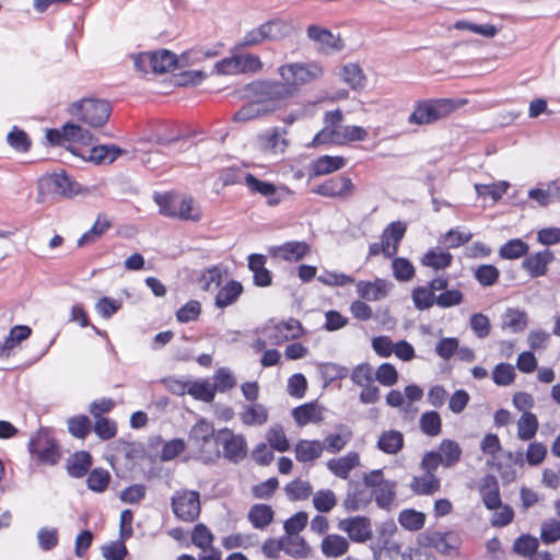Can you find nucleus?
<instances>
[{
    "label": "nucleus",
    "instance_id": "1",
    "mask_svg": "<svg viewBox=\"0 0 560 560\" xmlns=\"http://www.w3.org/2000/svg\"><path fill=\"white\" fill-rule=\"evenodd\" d=\"M324 128L313 138L312 144H346L348 142L363 141L368 132L360 126H341L343 114L340 109L328 110L324 114Z\"/></svg>",
    "mask_w": 560,
    "mask_h": 560
},
{
    "label": "nucleus",
    "instance_id": "2",
    "mask_svg": "<svg viewBox=\"0 0 560 560\" xmlns=\"http://www.w3.org/2000/svg\"><path fill=\"white\" fill-rule=\"evenodd\" d=\"M249 96L265 107V112L271 114L288 105L293 98L289 86L281 80H257L248 84Z\"/></svg>",
    "mask_w": 560,
    "mask_h": 560
},
{
    "label": "nucleus",
    "instance_id": "3",
    "mask_svg": "<svg viewBox=\"0 0 560 560\" xmlns=\"http://www.w3.org/2000/svg\"><path fill=\"white\" fill-rule=\"evenodd\" d=\"M324 67L319 61L289 62L279 66L277 73L289 86L295 97L301 88L312 84L324 77Z\"/></svg>",
    "mask_w": 560,
    "mask_h": 560
},
{
    "label": "nucleus",
    "instance_id": "4",
    "mask_svg": "<svg viewBox=\"0 0 560 560\" xmlns=\"http://www.w3.org/2000/svg\"><path fill=\"white\" fill-rule=\"evenodd\" d=\"M187 442L196 457L203 463H211L221 457L214 428L205 419L198 420L191 427Z\"/></svg>",
    "mask_w": 560,
    "mask_h": 560
},
{
    "label": "nucleus",
    "instance_id": "5",
    "mask_svg": "<svg viewBox=\"0 0 560 560\" xmlns=\"http://www.w3.org/2000/svg\"><path fill=\"white\" fill-rule=\"evenodd\" d=\"M261 337H258L253 342V349L260 352L267 348L268 345L281 346L282 343L300 338L303 335L302 324L295 319L290 318L282 322H269L260 329Z\"/></svg>",
    "mask_w": 560,
    "mask_h": 560
},
{
    "label": "nucleus",
    "instance_id": "6",
    "mask_svg": "<svg viewBox=\"0 0 560 560\" xmlns=\"http://www.w3.org/2000/svg\"><path fill=\"white\" fill-rule=\"evenodd\" d=\"M69 114L91 128H101L109 119L113 107L107 100L84 97L70 104Z\"/></svg>",
    "mask_w": 560,
    "mask_h": 560
},
{
    "label": "nucleus",
    "instance_id": "7",
    "mask_svg": "<svg viewBox=\"0 0 560 560\" xmlns=\"http://www.w3.org/2000/svg\"><path fill=\"white\" fill-rule=\"evenodd\" d=\"M154 201L158 203L160 212L165 217L195 222L201 219L200 209L190 196L165 192L154 196Z\"/></svg>",
    "mask_w": 560,
    "mask_h": 560
},
{
    "label": "nucleus",
    "instance_id": "8",
    "mask_svg": "<svg viewBox=\"0 0 560 560\" xmlns=\"http://www.w3.org/2000/svg\"><path fill=\"white\" fill-rule=\"evenodd\" d=\"M38 190L39 195H51L67 199L89 191L63 170L42 176L38 182Z\"/></svg>",
    "mask_w": 560,
    "mask_h": 560
},
{
    "label": "nucleus",
    "instance_id": "9",
    "mask_svg": "<svg viewBox=\"0 0 560 560\" xmlns=\"http://www.w3.org/2000/svg\"><path fill=\"white\" fill-rule=\"evenodd\" d=\"M351 380L363 387L360 394L361 400L366 404L374 402L380 397V389L374 385L375 381L385 385V363L381 364L376 371L369 363L359 364L353 369Z\"/></svg>",
    "mask_w": 560,
    "mask_h": 560
},
{
    "label": "nucleus",
    "instance_id": "10",
    "mask_svg": "<svg viewBox=\"0 0 560 560\" xmlns=\"http://www.w3.org/2000/svg\"><path fill=\"white\" fill-rule=\"evenodd\" d=\"M455 109V103L448 98L419 102L408 121L415 125L433 124L447 117Z\"/></svg>",
    "mask_w": 560,
    "mask_h": 560
},
{
    "label": "nucleus",
    "instance_id": "11",
    "mask_svg": "<svg viewBox=\"0 0 560 560\" xmlns=\"http://www.w3.org/2000/svg\"><path fill=\"white\" fill-rule=\"evenodd\" d=\"M46 141L51 147H73L74 143L90 145L93 135L80 125L66 122L61 128H51L46 131Z\"/></svg>",
    "mask_w": 560,
    "mask_h": 560
},
{
    "label": "nucleus",
    "instance_id": "12",
    "mask_svg": "<svg viewBox=\"0 0 560 560\" xmlns=\"http://www.w3.org/2000/svg\"><path fill=\"white\" fill-rule=\"evenodd\" d=\"M171 506L176 518L192 523L201 512L200 493L188 489L177 490L171 498Z\"/></svg>",
    "mask_w": 560,
    "mask_h": 560
},
{
    "label": "nucleus",
    "instance_id": "13",
    "mask_svg": "<svg viewBox=\"0 0 560 560\" xmlns=\"http://www.w3.org/2000/svg\"><path fill=\"white\" fill-rule=\"evenodd\" d=\"M28 451L38 463L45 465H56L61 458L58 442L43 429L30 440Z\"/></svg>",
    "mask_w": 560,
    "mask_h": 560
},
{
    "label": "nucleus",
    "instance_id": "14",
    "mask_svg": "<svg viewBox=\"0 0 560 560\" xmlns=\"http://www.w3.org/2000/svg\"><path fill=\"white\" fill-rule=\"evenodd\" d=\"M262 68L264 63L259 56L254 54H233L215 63L217 71L224 75L257 73Z\"/></svg>",
    "mask_w": 560,
    "mask_h": 560
},
{
    "label": "nucleus",
    "instance_id": "15",
    "mask_svg": "<svg viewBox=\"0 0 560 560\" xmlns=\"http://www.w3.org/2000/svg\"><path fill=\"white\" fill-rule=\"evenodd\" d=\"M244 185L248 188L250 194L265 197L266 203L269 207H277L285 199V197L293 195V190L289 187L276 186L270 182L257 178L252 173L245 174Z\"/></svg>",
    "mask_w": 560,
    "mask_h": 560
},
{
    "label": "nucleus",
    "instance_id": "16",
    "mask_svg": "<svg viewBox=\"0 0 560 560\" xmlns=\"http://www.w3.org/2000/svg\"><path fill=\"white\" fill-rule=\"evenodd\" d=\"M217 443L222 446L224 458L231 463H240L247 456L248 445L245 436L230 428L217 431Z\"/></svg>",
    "mask_w": 560,
    "mask_h": 560
},
{
    "label": "nucleus",
    "instance_id": "17",
    "mask_svg": "<svg viewBox=\"0 0 560 560\" xmlns=\"http://www.w3.org/2000/svg\"><path fill=\"white\" fill-rule=\"evenodd\" d=\"M307 38L316 46L319 54L329 55L341 51L346 44L340 34H334L327 27L311 24L306 27Z\"/></svg>",
    "mask_w": 560,
    "mask_h": 560
},
{
    "label": "nucleus",
    "instance_id": "18",
    "mask_svg": "<svg viewBox=\"0 0 560 560\" xmlns=\"http://www.w3.org/2000/svg\"><path fill=\"white\" fill-rule=\"evenodd\" d=\"M420 544L424 548H433L442 555L452 556L457 553L460 539L454 532H431L420 536Z\"/></svg>",
    "mask_w": 560,
    "mask_h": 560
},
{
    "label": "nucleus",
    "instance_id": "19",
    "mask_svg": "<svg viewBox=\"0 0 560 560\" xmlns=\"http://www.w3.org/2000/svg\"><path fill=\"white\" fill-rule=\"evenodd\" d=\"M312 191L324 197L346 199L352 196L354 185L349 177L334 176L317 185Z\"/></svg>",
    "mask_w": 560,
    "mask_h": 560
},
{
    "label": "nucleus",
    "instance_id": "20",
    "mask_svg": "<svg viewBox=\"0 0 560 560\" xmlns=\"http://www.w3.org/2000/svg\"><path fill=\"white\" fill-rule=\"evenodd\" d=\"M338 528L355 542H365L372 537L370 520L365 516L348 517L339 521Z\"/></svg>",
    "mask_w": 560,
    "mask_h": 560
},
{
    "label": "nucleus",
    "instance_id": "21",
    "mask_svg": "<svg viewBox=\"0 0 560 560\" xmlns=\"http://www.w3.org/2000/svg\"><path fill=\"white\" fill-rule=\"evenodd\" d=\"M69 151L72 154L78 155V156L82 158L83 160L92 162L96 165L104 164V163L110 164L115 160H117V158L119 155H121L124 152L121 148H119L115 144L95 145L88 151L89 152L88 155H84V154L78 152V150L74 147H69Z\"/></svg>",
    "mask_w": 560,
    "mask_h": 560
},
{
    "label": "nucleus",
    "instance_id": "22",
    "mask_svg": "<svg viewBox=\"0 0 560 560\" xmlns=\"http://www.w3.org/2000/svg\"><path fill=\"white\" fill-rule=\"evenodd\" d=\"M553 253L549 249L527 255L522 261V268L532 277L538 278L547 273L548 265L553 260Z\"/></svg>",
    "mask_w": 560,
    "mask_h": 560
},
{
    "label": "nucleus",
    "instance_id": "23",
    "mask_svg": "<svg viewBox=\"0 0 560 560\" xmlns=\"http://www.w3.org/2000/svg\"><path fill=\"white\" fill-rule=\"evenodd\" d=\"M287 130L278 127L266 130L260 137L262 150L267 153H283L288 147Z\"/></svg>",
    "mask_w": 560,
    "mask_h": 560
},
{
    "label": "nucleus",
    "instance_id": "24",
    "mask_svg": "<svg viewBox=\"0 0 560 560\" xmlns=\"http://www.w3.org/2000/svg\"><path fill=\"white\" fill-rule=\"evenodd\" d=\"M311 245L304 241H290L278 246L276 255L284 261L296 262L308 256Z\"/></svg>",
    "mask_w": 560,
    "mask_h": 560
},
{
    "label": "nucleus",
    "instance_id": "25",
    "mask_svg": "<svg viewBox=\"0 0 560 560\" xmlns=\"http://www.w3.org/2000/svg\"><path fill=\"white\" fill-rule=\"evenodd\" d=\"M267 257L262 254L248 256V269L253 272L254 284L257 287H269L272 283V275L266 268Z\"/></svg>",
    "mask_w": 560,
    "mask_h": 560
},
{
    "label": "nucleus",
    "instance_id": "26",
    "mask_svg": "<svg viewBox=\"0 0 560 560\" xmlns=\"http://www.w3.org/2000/svg\"><path fill=\"white\" fill-rule=\"evenodd\" d=\"M295 459L310 463L318 459L324 452V444L318 440H299L294 445Z\"/></svg>",
    "mask_w": 560,
    "mask_h": 560
},
{
    "label": "nucleus",
    "instance_id": "27",
    "mask_svg": "<svg viewBox=\"0 0 560 560\" xmlns=\"http://www.w3.org/2000/svg\"><path fill=\"white\" fill-rule=\"evenodd\" d=\"M32 335V328L27 325H16L12 327L3 343L0 346V355L9 358L13 350Z\"/></svg>",
    "mask_w": 560,
    "mask_h": 560
},
{
    "label": "nucleus",
    "instance_id": "28",
    "mask_svg": "<svg viewBox=\"0 0 560 560\" xmlns=\"http://www.w3.org/2000/svg\"><path fill=\"white\" fill-rule=\"evenodd\" d=\"M241 422L246 427H260L269 419L268 409L258 402L245 405L238 413Z\"/></svg>",
    "mask_w": 560,
    "mask_h": 560
},
{
    "label": "nucleus",
    "instance_id": "29",
    "mask_svg": "<svg viewBox=\"0 0 560 560\" xmlns=\"http://www.w3.org/2000/svg\"><path fill=\"white\" fill-rule=\"evenodd\" d=\"M359 464V454L355 452H349L342 457L329 459L327 462V467L335 476L341 479H347L350 475V471Z\"/></svg>",
    "mask_w": 560,
    "mask_h": 560
},
{
    "label": "nucleus",
    "instance_id": "30",
    "mask_svg": "<svg viewBox=\"0 0 560 560\" xmlns=\"http://www.w3.org/2000/svg\"><path fill=\"white\" fill-rule=\"evenodd\" d=\"M244 288L241 282L236 280L228 281L221 287L215 295L214 304L219 308H224L234 304L242 295Z\"/></svg>",
    "mask_w": 560,
    "mask_h": 560
},
{
    "label": "nucleus",
    "instance_id": "31",
    "mask_svg": "<svg viewBox=\"0 0 560 560\" xmlns=\"http://www.w3.org/2000/svg\"><path fill=\"white\" fill-rule=\"evenodd\" d=\"M320 549L328 558H339L348 552L349 541L338 534H329L323 538Z\"/></svg>",
    "mask_w": 560,
    "mask_h": 560
},
{
    "label": "nucleus",
    "instance_id": "32",
    "mask_svg": "<svg viewBox=\"0 0 560 560\" xmlns=\"http://www.w3.org/2000/svg\"><path fill=\"white\" fill-rule=\"evenodd\" d=\"M247 518L254 528L264 529L273 522L275 511L268 504L257 503L250 506Z\"/></svg>",
    "mask_w": 560,
    "mask_h": 560
},
{
    "label": "nucleus",
    "instance_id": "33",
    "mask_svg": "<svg viewBox=\"0 0 560 560\" xmlns=\"http://www.w3.org/2000/svg\"><path fill=\"white\" fill-rule=\"evenodd\" d=\"M441 488V480L435 474L415 476L410 481V489L419 495H432Z\"/></svg>",
    "mask_w": 560,
    "mask_h": 560
},
{
    "label": "nucleus",
    "instance_id": "34",
    "mask_svg": "<svg viewBox=\"0 0 560 560\" xmlns=\"http://www.w3.org/2000/svg\"><path fill=\"white\" fill-rule=\"evenodd\" d=\"M292 416L299 427L318 423L323 420L322 410L316 402H307L292 410Z\"/></svg>",
    "mask_w": 560,
    "mask_h": 560
},
{
    "label": "nucleus",
    "instance_id": "35",
    "mask_svg": "<svg viewBox=\"0 0 560 560\" xmlns=\"http://www.w3.org/2000/svg\"><path fill=\"white\" fill-rule=\"evenodd\" d=\"M92 466V456L89 452L80 451L68 458L67 470L73 478L84 477Z\"/></svg>",
    "mask_w": 560,
    "mask_h": 560
},
{
    "label": "nucleus",
    "instance_id": "36",
    "mask_svg": "<svg viewBox=\"0 0 560 560\" xmlns=\"http://www.w3.org/2000/svg\"><path fill=\"white\" fill-rule=\"evenodd\" d=\"M480 494L482 502L489 510L500 508L501 498L499 492L498 481L493 476H487L480 487Z\"/></svg>",
    "mask_w": 560,
    "mask_h": 560
},
{
    "label": "nucleus",
    "instance_id": "37",
    "mask_svg": "<svg viewBox=\"0 0 560 560\" xmlns=\"http://www.w3.org/2000/svg\"><path fill=\"white\" fill-rule=\"evenodd\" d=\"M112 228V222L107 219L105 214H98L96 221L92 225V228L86 231L79 240V246H85L90 244H94L97 242L109 229Z\"/></svg>",
    "mask_w": 560,
    "mask_h": 560
},
{
    "label": "nucleus",
    "instance_id": "38",
    "mask_svg": "<svg viewBox=\"0 0 560 560\" xmlns=\"http://www.w3.org/2000/svg\"><path fill=\"white\" fill-rule=\"evenodd\" d=\"M438 454L442 458V466L448 468L455 466L462 456L459 444L453 440L444 439L441 441Z\"/></svg>",
    "mask_w": 560,
    "mask_h": 560
},
{
    "label": "nucleus",
    "instance_id": "39",
    "mask_svg": "<svg viewBox=\"0 0 560 560\" xmlns=\"http://www.w3.org/2000/svg\"><path fill=\"white\" fill-rule=\"evenodd\" d=\"M261 25L266 40H280L291 32V25L282 19H272Z\"/></svg>",
    "mask_w": 560,
    "mask_h": 560
},
{
    "label": "nucleus",
    "instance_id": "40",
    "mask_svg": "<svg viewBox=\"0 0 560 560\" xmlns=\"http://www.w3.org/2000/svg\"><path fill=\"white\" fill-rule=\"evenodd\" d=\"M528 323V316L525 311L520 308H508L502 316V327L509 328L516 334L523 331Z\"/></svg>",
    "mask_w": 560,
    "mask_h": 560
},
{
    "label": "nucleus",
    "instance_id": "41",
    "mask_svg": "<svg viewBox=\"0 0 560 560\" xmlns=\"http://www.w3.org/2000/svg\"><path fill=\"white\" fill-rule=\"evenodd\" d=\"M538 428L537 417L530 411H525L517 420V438L521 441H529L536 435Z\"/></svg>",
    "mask_w": 560,
    "mask_h": 560
},
{
    "label": "nucleus",
    "instance_id": "42",
    "mask_svg": "<svg viewBox=\"0 0 560 560\" xmlns=\"http://www.w3.org/2000/svg\"><path fill=\"white\" fill-rule=\"evenodd\" d=\"M407 226V223L404 221H395L387 225V257L397 254L399 243L406 234Z\"/></svg>",
    "mask_w": 560,
    "mask_h": 560
},
{
    "label": "nucleus",
    "instance_id": "43",
    "mask_svg": "<svg viewBox=\"0 0 560 560\" xmlns=\"http://www.w3.org/2000/svg\"><path fill=\"white\" fill-rule=\"evenodd\" d=\"M67 428L73 438L84 440L92 431V421L86 415H75L67 419Z\"/></svg>",
    "mask_w": 560,
    "mask_h": 560
},
{
    "label": "nucleus",
    "instance_id": "44",
    "mask_svg": "<svg viewBox=\"0 0 560 560\" xmlns=\"http://www.w3.org/2000/svg\"><path fill=\"white\" fill-rule=\"evenodd\" d=\"M92 431L101 441H109L118 433V424L108 417L93 418Z\"/></svg>",
    "mask_w": 560,
    "mask_h": 560
},
{
    "label": "nucleus",
    "instance_id": "45",
    "mask_svg": "<svg viewBox=\"0 0 560 560\" xmlns=\"http://www.w3.org/2000/svg\"><path fill=\"white\" fill-rule=\"evenodd\" d=\"M283 551L294 558L306 557L308 547L304 538L299 535L284 534L282 537Z\"/></svg>",
    "mask_w": 560,
    "mask_h": 560
},
{
    "label": "nucleus",
    "instance_id": "46",
    "mask_svg": "<svg viewBox=\"0 0 560 560\" xmlns=\"http://www.w3.org/2000/svg\"><path fill=\"white\" fill-rule=\"evenodd\" d=\"M341 78L351 89H363L366 78L358 63H347L341 68Z\"/></svg>",
    "mask_w": 560,
    "mask_h": 560
},
{
    "label": "nucleus",
    "instance_id": "47",
    "mask_svg": "<svg viewBox=\"0 0 560 560\" xmlns=\"http://www.w3.org/2000/svg\"><path fill=\"white\" fill-rule=\"evenodd\" d=\"M284 491L290 500L302 501L310 498L313 488L307 480L296 478L285 485Z\"/></svg>",
    "mask_w": 560,
    "mask_h": 560
},
{
    "label": "nucleus",
    "instance_id": "48",
    "mask_svg": "<svg viewBox=\"0 0 560 560\" xmlns=\"http://www.w3.org/2000/svg\"><path fill=\"white\" fill-rule=\"evenodd\" d=\"M188 395L196 400L211 402L215 397V386L209 380L190 381Z\"/></svg>",
    "mask_w": 560,
    "mask_h": 560
},
{
    "label": "nucleus",
    "instance_id": "49",
    "mask_svg": "<svg viewBox=\"0 0 560 560\" xmlns=\"http://www.w3.org/2000/svg\"><path fill=\"white\" fill-rule=\"evenodd\" d=\"M266 440L272 450L281 453L290 450V442L281 424L270 427L266 433Z\"/></svg>",
    "mask_w": 560,
    "mask_h": 560
},
{
    "label": "nucleus",
    "instance_id": "50",
    "mask_svg": "<svg viewBox=\"0 0 560 560\" xmlns=\"http://www.w3.org/2000/svg\"><path fill=\"white\" fill-rule=\"evenodd\" d=\"M528 249L529 246L527 243H525L521 238H513L508 241L500 247L499 255L503 259H518L523 256H526Z\"/></svg>",
    "mask_w": 560,
    "mask_h": 560
},
{
    "label": "nucleus",
    "instance_id": "51",
    "mask_svg": "<svg viewBox=\"0 0 560 560\" xmlns=\"http://www.w3.org/2000/svg\"><path fill=\"white\" fill-rule=\"evenodd\" d=\"M398 522L405 529L416 532L424 526L425 514L413 509H406L399 513Z\"/></svg>",
    "mask_w": 560,
    "mask_h": 560
},
{
    "label": "nucleus",
    "instance_id": "52",
    "mask_svg": "<svg viewBox=\"0 0 560 560\" xmlns=\"http://www.w3.org/2000/svg\"><path fill=\"white\" fill-rule=\"evenodd\" d=\"M346 165V160L342 156H319L314 163L315 175H327L338 170H341Z\"/></svg>",
    "mask_w": 560,
    "mask_h": 560
},
{
    "label": "nucleus",
    "instance_id": "53",
    "mask_svg": "<svg viewBox=\"0 0 560 560\" xmlns=\"http://www.w3.org/2000/svg\"><path fill=\"white\" fill-rule=\"evenodd\" d=\"M7 142L13 150L20 153H26L32 148V140L28 135L16 126L7 135Z\"/></svg>",
    "mask_w": 560,
    "mask_h": 560
},
{
    "label": "nucleus",
    "instance_id": "54",
    "mask_svg": "<svg viewBox=\"0 0 560 560\" xmlns=\"http://www.w3.org/2000/svg\"><path fill=\"white\" fill-rule=\"evenodd\" d=\"M155 61L153 63V73H166L177 67V57L168 50H158L152 52Z\"/></svg>",
    "mask_w": 560,
    "mask_h": 560
},
{
    "label": "nucleus",
    "instance_id": "55",
    "mask_svg": "<svg viewBox=\"0 0 560 560\" xmlns=\"http://www.w3.org/2000/svg\"><path fill=\"white\" fill-rule=\"evenodd\" d=\"M539 541L536 537L523 534L513 544V551L524 558H530L538 551Z\"/></svg>",
    "mask_w": 560,
    "mask_h": 560
},
{
    "label": "nucleus",
    "instance_id": "56",
    "mask_svg": "<svg viewBox=\"0 0 560 560\" xmlns=\"http://www.w3.org/2000/svg\"><path fill=\"white\" fill-rule=\"evenodd\" d=\"M110 482V474L105 468H94L88 476V488L94 492H104Z\"/></svg>",
    "mask_w": 560,
    "mask_h": 560
},
{
    "label": "nucleus",
    "instance_id": "57",
    "mask_svg": "<svg viewBox=\"0 0 560 560\" xmlns=\"http://www.w3.org/2000/svg\"><path fill=\"white\" fill-rule=\"evenodd\" d=\"M214 536L212 532L203 524L198 523L191 532V542L199 549L206 551L213 547Z\"/></svg>",
    "mask_w": 560,
    "mask_h": 560
},
{
    "label": "nucleus",
    "instance_id": "58",
    "mask_svg": "<svg viewBox=\"0 0 560 560\" xmlns=\"http://www.w3.org/2000/svg\"><path fill=\"white\" fill-rule=\"evenodd\" d=\"M268 113L265 112V107L260 105V103H257L255 100L252 98V102L246 103L243 105L234 115L233 120L234 121H248L256 119L258 117H261L264 115H267Z\"/></svg>",
    "mask_w": 560,
    "mask_h": 560
},
{
    "label": "nucleus",
    "instance_id": "59",
    "mask_svg": "<svg viewBox=\"0 0 560 560\" xmlns=\"http://www.w3.org/2000/svg\"><path fill=\"white\" fill-rule=\"evenodd\" d=\"M392 270L395 279L400 282L410 281L416 273L413 265L407 258L402 257H396L392 261Z\"/></svg>",
    "mask_w": 560,
    "mask_h": 560
},
{
    "label": "nucleus",
    "instance_id": "60",
    "mask_svg": "<svg viewBox=\"0 0 560 560\" xmlns=\"http://www.w3.org/2000/svg\"><path fill=\"white\" fill-rule=\"evenodd\" d=\"M337 504V498L332 490H318L313 495V505L320 513L330 512Z\"/></svg>",
    "mask_w": 560,
    "mask_h": 560
},
{
    "label": "nucleus",
    "instance_id": "61",
    "mask_svg": "<svg viewBox=\"0 0 560 560\" xmlns=\"http://www.w3.org/2000/svg\"><path fill=\"white\" fill-rule=\"evenodd\" d=\"M441 425V417L436 411H427L420 417V428L429 436L439 435Z\"/></svg>",
    "mask_w": 560,
    "mask_h": 560
},
{
    "label": "nucleus",
    "instance_id": "62",
    "mask_svg": "<svg viewBox=\"0 0 560 560\" xmlns=\"http://www.w3.org/2000/svg\"><path fill=\"white\" fill-rule=\"evenodd\" d=\"M452 255L448 252L429 250L422 258V264L433 269H444L452 262Z\"/></svg>",
    "mask_w": 560,
    "mask_h": 560
},
{
    "label": "nucleus",
    "instance_id": "63",
    "mask_svg": "<svg viewBox=\"0 0 560 560\" xmlns=\"http://www.w3.org/2000/svg\"><path fill=\"white\" fill-rule=\"evenodd\" d=\"M436 295L425 287H417L412 290V301L416 308L424 311L433 306Z\"/></svg>",
    "mask_w": 560,
    "mask_h": 560
},
{
    "label": "nucleus",
    "instance_id": "64",
    "mask_svg": "<svg viewBox=\"0 0 560 560\" xmlns=\"http://www.w3.org/2000/svg\"><path fill=\"white\" fill-rule=\"evenodd\" d=\"M540 539L544 544L550 545L560 539V521L549 518L541 523Z\"/></svg>",
    "mask_w": 560,
    "mask_h": 560
}]
</instances>
